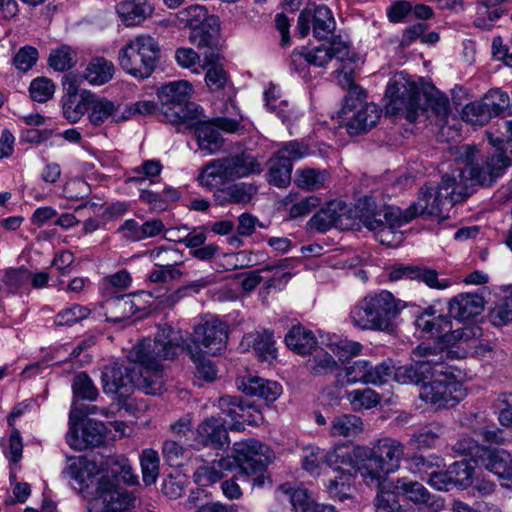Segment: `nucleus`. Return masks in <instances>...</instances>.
I'll list each match as a JSON object with an SVG mask.
<instances>
[{
	"label": "nucleus",
	"mask_w": 512,
	"mask_h": 512,
	"mask_svg": "<svg viewBox=\"0 0 512 512\" xmlns=\"http://www.w3.org/2000/svg\"><path fill=\"white\" fill-rule=\"evenodd\" d=\"M395 489L407 500L417 505L429 504L431 499L429 491L417 481H409L406 478H399L396 482Z\"/></svg>",
	"instance_id": "37998d69"
},
{
	"label": "nucleus",
	"mask_w": 512,
	"mask_h": 512,
	"mask_svg": "<svg viewBox=\"0 0 512 512\" xmlns=\"http://www.w3.org/2000/svg\"><path fill=\"white\" fill-rule=\"evenodd\" d=\"M354 471L358 473L367 485L379 486L389 475L378 455L368 446L354 448Z\"/></svg>",
	"instance_id": "5701e85b"
},
{
	"label": "nucleus",
	"mask_w": 512,
	"mask_h": 512,
	"mask_svg": "<svg viewBox=\"0 0 512 512\" xmlns=\"http://www.w3.org/2000/svg\"><path fill=\"white\" fill-rule=\"evenodd\" d=\"M490 317L495 326H503L512 322V288L510 294L493 308Z\"/></svg>",
	"instance_id": "0e129e2a"
},
{
	"label": "nucleus",
	"mask_w": 512,
	"mask_h": 512,
	"mask_svg": "<svg viewBox=\"0 0 512 512\" xmlns=\"http://www.w3.org/2000/svg\"><path fill=\"white\" fill-rule=\"evenodd\" d=\"M55 92L54 83L46 77H38L32 80L29 86L31 98L39 103H43L52 98Z\"/></svg>",
	"instance_id": "680f3d73"
},
{
	"label": "nucleus",
	"mask_w": 512,
	"mask_h": 512,
	"mask_svg": "<svg viewBox=\"0 0 512 512\" xmlns=\"http://www.w3.org/2000/svg\"><path fill=\"white\" fill-rule=\"evenodd\" d=\"M193 86L185 80L173 81L163 85L158 91L162 105V114L167 122L173 124L186 123L197 119L203 109L190 101Z\"/></svg>",
	"instance_id": "f8f14e48"
},
{
	"label": "nucleus",
	"mask_w": 512,
	"mask_h": 512,
	"mask_svg": "<svg viewBox=\"0 0 512 512\" xmlns=\"http://www.w3.org/2000/svg\"><path fill=\"white\" fill-rule=\"evenodd\" d=\"M95 463L86 458H76L71 461L65 474L74 480L79 492L87 491V512H125L135 506L136 497L132 492L121 488L117 480L107 475L95 476Z\"/></svg>",
	"instance_id": "f03ea898"
},
{
	"label": "nucleus",
	"mask_w": 512,
	"mask_h": 512,
	"mask_svg": "<svg viewBox=\"0 0 512 512\" xmlns=\"http://www.w3.org/2000/svg\"><path fill=\"white\" fill-rule=\"evenodd\" d=\"M325 463L333 471L354 470V450L338 446L325 453Z\"/></svg>",
	"instance_id": "603ef678"
},
{
	"label": "nucleus",
	"mask_w": 512,
	"mask_h": 512,
	"mask_svg": "<svg viewBox=\"0 0 512 512\" xmlns=\"http://www.w3.org/2000/svg\"><path fill=\"white\" fill-rule=\"evenodd\" d=\"M257 188L248 183L232 184L224 188H218L214 192V200L220 206L230 203L246 204L256 194Z\"/></svg>",
	"instance_id": "f704fd0d"
},
{
	"label": "nucleus",
	"mask_w": 512,
	"mask_h": 512,
	"mask_svg": "<svg viewBox=\"0 0 512 512\" xmlns=\"http://www.w3.org/2000/svg\"><path fill=\"white\" fill-rule=\"evenodd\" d=\"M266 288H275L281 290L291 279L290 272L285 271L282 266H267L263 268Z\"/></svg>",
	"instance_id": "e2e57ef3"
},
{
	"label": "nucleus",
	"mask_w": 512,
	"mask_h": 512,
	"mask_svg": "<svg viewBox=\"0 0 512 512\" xmlns=\"http://www.w3.org/2000/svg\"><path fill=\"white\" fill-rule=\"evenodd\" d=\"M364 429L362 419L354 414H341L335 416L329 428V433L333 437H356Z\"/></svg>",
	"instance_id": "58836bf2"
},
{
	"label": "nucleus",
	"mask_w": 512,
	"mask_h": 512,
	"mask_svg": "<svg viewBox=\"0 0 512 512\" xmlns=\"http://www.w3.org/2000/svg\"><path fill=\"white\" fill-rule=\"evenodd\" d=\"M38 60V51L32 46H24L13 57V64L21 72L30 70Z\"/></svg>",
	"instance_id": "338daca9"
},
{
	"label": "nucleus",
	"mask_w": 512,
	"mask_h": 512,
	"mask_svg": "<svg viewBox=\"0 0 512 512\" xmlns=\"http://www.w3.org/2000/svg\"><path fill=\"white\" fill-rule=\"evenodd\" d=\"M287 347L298 354H309L315 348L317 340L311 330L301 325L293 326L285 336Z\"/></svg>",
	"instance_id": "4c0bfd02"
},
{
	"label": "nucleus",
	"mask_w": 512,
	"mask_h": 512,
	"mask_svg": "<svg viewBox=\"0 0 512 512\" xmlns=\"http://www.w3.org/2000/svg\"><path fill=\"white\" fill-rule=\"evenodd\" d=\"M31 271L25 268L8 269L2 282L10 292L28 291L30 288Z\"/></svg>",
	"instance_id": "5fc2aeb1"
},
{
	"label": "nucleus",
	"mask_w": 512,
	"mask_h": 512,
	"mask_svg": "<svg viewBox=\"0 0 512 512\" xmlns=\"http://www.w3.org/2000/svg\"><path fill=\"white\" fill-rule=\"evenodd\" d=\"M407 305L388 290L367 294L350 311V320L355 327L363 330L384 331L392 326L393 320Z\"/></svg>",
	"instance_id": "20e7f679"
},
{
	"label": "nucleus",
	"mask_w": 512,
	"mask_h": 512,
	"mask_svg": "<svg viewBox=\"0 0 512 512\" xmlns=\"http://www.w3.org/2000/svg\"><path fill=\"white\" fill-rule=\"evenodd\" d=\"M262 171L257 158L241 152L232 156L211 160L200 171L198 180L206 188L216 190L227 182L259 174Z\"/></svg>",
	"instance_id": "1a4fd4ad"
},
{
	"label": "nucleus",
	"mask_w": 512,
	"mask_h": 512,
	"mask_svg": "<svg viewBox=\"0 0 512 512\" xmlns=\"http://www.w3.org/2000/svg\"><path fill=\"white\" fill-rule=\"evenodd\" d=\"M346 399L355 411H360L377 406L381 397L375 390L363 388L346 392Z\"/></svg>",
	"instance_id": "09e8293b"
},
{
	"label": "nucleus",
	"mask_w": 512,
	"mask_h": 512,
	"mask_svg": "<svg viewBox=\"0 0 512 512\" xmlns=\"http://www.w3.org/2000/svg\"><path fill=\"white\" fill-rule=\"evenodd\" d=\"M306 367L312 374L325 375L335 371L338 364L328 351L321 348L315 349V352L307 360Z\"/></svg>",
	"instance_id": "de8ad7c7"
},
{
	"label": "nucleus",
	"mask_w": 512,
	"mask_h": 512,
	"mask_svg": "<svg viewBox=\"0 0 512 512\" xmlns=\"http://www.w3.org/2000/svg\"><path fill=\"white\" fill-rule=\"evenodd\" d=\"M465 197L464 187L458 183L457 177L446 174L438 185L429 183L422 187L417 202L410 205L406 212L412 214V220L417 216L442 217L448 207Z\"/></svg>",
	"instance_id": "0eeeda50"
},
{
	"label": "nucleus",
	"mask_w": 512,
	"mask_h": 512,
	"mask_svg": "<svg viewBox=\"0 0 512 512\" xmlns=\"http://www.w3.org/2000/svg\"><path fill=\"white\" fill-rule=\"evenodd\" d=\"M312 28L313 36L319 40L333 34L336 22L331 10L325 5L306 7L298 17V32L306 37Z\"/></svg>",
	"instance_id": "412c9836"
},
{
	"label": "nucleus",
	"mask_w": 512,
	"mask_h": 512,
	"mask_svg": "<svg viewBox=\"0 0 512 512\" xmlns=\"http://www.w3.org/2000/svg\"><path fill=\"white\" fill-rule=\"evenodd\" d=\"M105 426L95 420H87L82 428L81 437L78 436V419L71 412L69 415V429L66 433L68 445L76 450H84L88 446H98L105 438Z\"/></svg>",
	"instance_id": "b1692460"
},
{
	"label": "nucleus",
	"mask_w": 512,
	"mask_h": 512,
	"mask_svg": "<svg viewBox=\"0 0 512 512\" xmlns=\"http://www.w3.org/2000/svg\"><path fill=\"white\" fill-rule=\"evenodd\" d=\"M115 73L114 64L103 58H93L86 66L83 77L89 84L101 86L109 82Z\"/></svg>",
	"instance_id": "e433bc0d"
},
{
	"label": "nucleus",
	"mask_w": 512,
	"mask_h": 512,
	"mask_svg": "<svg viewBox=\"0 0 512 512\" xmlns=\"http://www.w3.org/2000/svg\"><path fill=\"white\" fill-rule=\"evenodd\" d=\"M233 452L237 458L238 467L245 475L263 472L273 459V453L269 447L256 439L235 442Z\"/></svg>",
	"instance_id": "aec40b11"
},
{
	"label": "nucleus",
	"mask_w": 512,
	"mask_h": 512,
	"mask_svg": "<svg viewBox=\"0 0 512 512\" xmlns=\"http://www.w3.org/2000/svg\"><path fill=\"white\" fill-rule=\"evenodd\" d=\"M162 168L163 166L160 160H146L141 165L131 170V174L127 178V182L141 184L148 180L150 183H153V179L160 175Z\"/></svg>",
	"instance_id": "864d4df0"
},
{
	"label": "nucleus",
	"mask_w": 512,
	"mask_h": 512,
	"mask_svg": "<svg viewBox=\"0 0 512 512\" xmlns=\"http://www.w3.org/2000/svg\"><path fill=\"white\" fill-rule=\"evenodd\" d=\"M381 111L374 103L366 101L362 89H354L350 97H345L341 110L349 134L357 135L372 128L379 120Z\"/></svg>",
	"instance_id": "4468645a"
},
{
	"label": "nucleus",
	"mask_w": 512,
	"mask_h": 512,
	"mask_svg": "<svg viewBox=\"0 0 512 512\" xmlns=\"http://www.w3.org/2000/svg\"><path fill=\"white\" fill-rule=\"evenodd\" d=\"M102 308L105 311L106 320L113 323L131 318L140 309L135 302V295L131 294L109 297L104 301Z\"/></svg>",
	"instance_id": "c756f323"
},
{
	"label": "nucleus",
	"mask_w": 512,
	"mask_h": 512,
	"mask_svg": "<svg viewBox=\"0 0 512 512\" xmlns=\"http://www.w3.org/2000/svg\"><path fill=\"white\" fill-rule=\"evenodd\" d=\"M481 465L493 473L503 487L512 489V453L504 449H483Z\"/></svg>",
	"instance_id": "bb28decb"
},
{
	"label": "nucleus",
	"mask_w": 512,
	"mask_h": 512,
	"mask_svg": "<svg viewBox=\"0 0 512 512\" xmlns=\"http://www.w3.org/2000/svg\"><path fill=\"white\" fill-rule=\"evenodd\" d=\"M415 281L422 282L431 289L444 290L451 285L448 279H439L436 270L418 267Z\"/></svg>",
	"instance_id": "774afa93"
},
{
	"label": "nucleus",
	"mask_w": 512,
	"mask_h": 512,
	"mask_svg": "<svg viewBox=\"0 0 512 512\" xmlns=\"http://www.w3.org/2000/svg\"><path fill=\"white\" fill-rule=\"evenodd\" d=\"M408 470L420 476L425 480L432 470L441 469L445 466L444 461L437 455H429L424 457L422 455H415L408 459Z\"/></svg>",
	"instance_id": "49530a36"
},
{
	"label": "nucleus",
	"mask_w": 512,
	"mask_h": 512,
	"mask_svg": "<svg viewBox=\"0 0 512 512\" xmlns=\"http://www.w3.org/2000/svg\"><path fill=\"white\" fill-rule=\"evenodd\" d=\"M228 327L218 318H208L194 327L193 345H202L211 354L220 353L226 347Z\"/></svg>",
	"instance_id": "4be33fe9"
},
{
	"label": "nucleus",
	"mask_w": 512,
	"mask_h": 512,
	"mask_svg": "<svg viewBox=\"0 0 512 512\" xmlns=\"http://www.w3.org/2000/svg\"><path fill=\"white\" fill-rule=\"evenodd\" d=\"M432 379L424 383L419 392L420 398L432 408L446 409L457 405L466 395L463 384L449 371L444 359L435 365L430 373Z\"/></svg>",
	"instance_id": "9b49d317"
},
{
	"label": "nucleus",
	"mask_w": 512,
	"mask_h": 512,
	"mask_svg": "<svg viewBox=\"0 0 512 512\" xmlns=\"http://www.w3.org/2000/svg\"><path fill=\"white\" fill-rule=\"evenodd\" d=\"M389 474L396 472L401 465L405 446L398 439L383 437L371 446Z\"/></svg>",
	"instance_id": "cd10ccee"
},
{
	"label": "nucleus",
	"mask_w": 512,
	"mask_h": 512,
	"mask_svg": "<svg viewBox=\"0 0 512 512\" xmlns=\"http://www.w3.org/2000/svg\"><path fill=\"white\" fill-rule=\"evenodd\" d=\"M160 58L158 42L150 35L128 40L118 52V61L128 75L143 80L151 76Z\"/></svg>",
	"instance_id": "9d476101"
},
{
	"label": "nucleus",
	"mask_w": 512,
	"mask_h": 512,
	"mask_svg": "<svg viewBox=\"0 0 512 512\" xmlns=\"http://www.w3.org/2000/svg\"><path fill=\"white\" fill-rule=\"evenodd\" d=\"M416 327L429 337L435 338L445 347L459 343L473 345L482 335L478 325L453 322L448 316L438 315L433 307L426 308L416 319Z\"/></svg>",
	"instance_id": "6e6552de"
},
{
	"label": "nucleus",
	"mask_w": 512,
	"mask_h": 512,
	"mask_svg": "<svg viewBox=\"0 0 512 512\" xmlns=\"http://www.w3.org/2000/svg\"><path fill=\"white\" fill-rule=\"evenodd\" d=\"M328 179L326 170L316 168H301L296 171L295 183L305 190H316L324 186Z\"/></svg>",
	"instance_id": "a18cd8bd"
},
{
	"label": "nucleus",
	"mask_w": 512,
	"mask_h": 512,
	"mask_svg": "<svg viewBox=\"0 0 512 512\" xmlns=\"http://www.w3.org/2000/svg\"><path fill=\"white\" fill-rule=\"evenodd\" d=\"M221 412L200 423L194 442L190 446L200 449L211 446L221 449L228 444L227 429L239 430L242 427L244 408L236 397L225 395L219 398Z\"/></svg>",
	"instance_id": "39448f33"
},
{
	"label": "nucleus",
	"mask_w": 512,
	"mask_h": 512,
	"mask_svg": "<svg viewBox=\"0 0 512 512\" xmlns=\"http://www.w3.org/2000/svg\"><path fill=\"white\" fill-rule=\"evenodd\" d=\"M411 215L396 206H383L375 212L362 214L361 222L367 229L374 232L379 243L393 247L402 240V234L397 231V228L410 222Z\"/></svg>",
	"instance_id": "ddd939ff"
},
{
	"label": "nucleus",
	"mask_w": 512,
	"mask_h": 512,
	"mask_svg": "<svg viewBox=\"0 0 512 512\" xmlns=\"http://www.w3.org/2000/svg\"><path fill=\"white\" fill-rule=\"evenodd\" d=\"M308 63L314 67H325L333 58L345 63L354 62L355 54L351 53L349 44L340 37H335L328 44L308 49L305 48Z\"/></svg>",
	"instance_id": "393cba45"
},
{
	"label": "nucleus",
	"mask_w": 512,
	"mask_h": 512,
	"mask_svg": "<svg viewBox=\"0 0 512 512\" xmlns=\"http://www.w3.org/2000/svg\"><path fill=\"white\" fill-rule=\"evenodd\" d=\"M149 258L156 267L178 269L183 263L181 251L170 246H159L149 251Z\"/></svg>",
	"instance_id": "c03bdc74"
},
{
	"label": "nucleus",
	"mask_w": 512,
	"mask_h": 512,
	"mask_svg": "<svg viewBox=\"0 0 512 512\" xmlns=\"http://www.w3.org/2000/svg\"><path fill=\"white\" fill-rule=\"evenodd\" d=\"M477 154V148L472 145H463L458 148V160L465 164V168L455 170L453 176L457 177L458 183L464 188L463 182L466 175H469L473 184L491 186L512 164V157L505 154L502 147L492 148L482 165L474 164Z\"/></svg>",
	"instance_id": "423d86ee"
},
{
	"label": "nucleus",
	"mask_w": 512,
	"mask_h": 512,
	"mask_svg": "<svg viewBox=\"0 0 512 512\" xmlns=\"http://www.w3.org/2000/svg\"><path fill=\"white\" fill-rule=\"evenodd\" d=\"M483 311L482 298L473 294H459L449 302V314L457 322H465Z\"/></svg>",
	"instance_id": "7c9ffc66"
},
{
	"label": "nucleus",
	"mask_w": 512,
	"mask_h": 512,
	"mask_svg": "<svg viewBox=\"0 0 512 512\" xmlns=\"http://www.w3.org/2000/svg\"><path fill=\"white\" fill-rule=\"evenodd\" d=\"M333 473L334 475L325 484L326 491L331 498L343 501L350 495L353 474L351 470L333 471Z\"/></svg>",
	"instance_id": "79ce46f5"
},
{
	"label": "nucleus",
	"mask_w": 512,
	"mask_h": 512,
	"mask_svg": "<svg viewBox=\"0 0 512 512\" xmlns=\"http://www.w3.org/2000/svg\"><path fill=\"white\" fill-rule=\"evenodd\" d=\"M186 123L195 128L198 147L208 155L216 153L222 147L223 139L218 129L234 133L240 127L239 122L233 119L217 118L214 122H206L202 120V115Z\"/></svg>",
	"instance_id": "6ab92c4d"
},
{
	"label": "nucleus",
	"mask_w": 512,
	"mask_h": 512,
	"mask_svg": "<svg viewBox=\"0 0 512 512\" xmlns=\"http://www.w3.org/2000/svg\"><path fill=\"white\" fill-rule=\"evenodd\" d=\"M238 388L249 396H257L267 402H274L282 393V386L275 381L258 376H249L237 381Z\"/></svg>",
	"instance_id": "c85d7f7f"
},
{
	"label": "nucleus",
	"mask_w": 512,
	"mask_h": 512,
	"mask_svg": "<svg viewBox=\"0 0 512 512\" xmlns=\"http://www.w3.org/2000/svg\"><path fill=\"white\" fill-rule=\"evenodd\" d=\"M494 408L499 423L504 427L512 428V394H500L494 402Z\"/></svg>",
	"instance_id": "69168bd1"
},
{
	"label": "nucleus",
	"mask_w": 512,
	"mask_h": 512,
	"mask_svg": "<svg viewBox=\"0 0 512 512\" xmlns=\"http://www.w3.org/2000/svg\"><path fill=\"white\" fill-rule=\"evenodd\" d=\"M344 213L345 206L340 202H330L312 216L308 226L318 232H326L333 226L341 227Z\"/></svg>",
	"instance_id": "473e14b6"
},
{
	"label": "nucleus",
	"mask_w": 512,
	"mask_h": 512,
	"mask_svg": "<svg viewBox=\"0 0 512 512\" xmlns=\"http://www.w3.org/2000/svg\"><path fill=\"white\" fill-rule=\"evenodd\" d=\"M386 97L389 99L388 111L402 114L409 122L426 112V105L441 121H445L450 112V102L446 95L435 91L422 93L420 88L404 75H394L387 84Z\"/></svg>",
	"instance_id": "7ed1b4c3"
},
{
	"label": "nucleus",
	"mask_w": 512,
	"mask_h": 512,
	"mask_svg": "<svg viewBox=\"0 0 512 512\" xmlns=\"http://www.w3.org/2000/svg\"><path fill=\"white\" fill-rule=\"evenodd\" d=\"M448 472L455 486L466 488L472 484L474 468L467 461L454 462Z\"/></svg>",
	"instance_id": "bf43d9fd"
},
{
	"label": "nucleus",
	"mask_w": 512,
	"mask_h": 512,
	"mask_svg": "<svg viewBox=\"0 0 512 512\" xmlns=\"http://www.w3.org/2000/svg\"><path fill=\"white\" fill-rule=\"evenodd\" d=\"M180 23L191 29L189 39L198 48L211 47L214 42V36L208 28L213 30L217 24L213 16L208 15L205 6L194 4L188 6L177 13Z\"/></svg>",
	"instance_id": "a211bd4d"
},
{
	"label": "nucleus",
	"mask_w": 512,
	"mask_h": 512,
	"mask_svg": "<svg viewBox=\"0 0 512 512\" xmlns=\"http://www.w3.org/2000/svg\"><path fill=\"white\" fill-rule=\"evenodd\" d=\"M445 427L439 422H431L415 431L409 439V444L417 449L435 448L442 436Z\"/></svg>",
	"instance_id": "c9c22d12"
},
{
	"label": "nucleus",
	"mask_w": 512,
	"mask_h": 512,
	"mask_svg": "<svg viewBox=\"0 0 512 512\" xmlns=\"http://www.w3.org/2000/svg\"><path fill=\"white\" fill-rule=\"evenodd\" d=\"M142 480L145 485L155 484L159 476L160 459L157 451L145 449L140 455Z\"/></svg>",
	"instance_id": "3c124183"
},
{
	"label": "nucleus",
	"mask_w": 512,
	"mask_h": 512,
	"mask_svg": "<svg viewBox=\"0 0 512 512\" xmlns=\"http://www.w3.org/2000/svg\"><path fill=\"white\" fill-rule=\"evenodd\" d=\"M87 105V119L95 127H100L107 122L121 123L129 118V115L120 110L119 105H116L108 98L100 97L93 93H90Z\"/></svg>",
	"instance_id": "a878e982"
},
{
	"label": "nucleus",
	"mask_w": 512,
	"mask_h": 512,
	"mask_svg": "<svg viewBox=\"0 0 512 512\" xmlns=\"http://www.w3.org/2000/svg\"><path fill=\"white\" fill-rule=\"evenodd\" d=\"M72 390L76 397L88 401L95 400L98 395L97 388L86 373H79L75 376Z\"/></svg>",
	"instance_id": "052dcab7"
},
{
	"label": "nucleus",
	"mask_w": 512,
	"mask_h": 512,
	"mask_svg": "<svg viewBox=\"0 0 512 512\" xmlns=\"http://www.w3.org/2000/svg\"><path fill=\"white\" fill-rule=\"evenodd\" d=\"M69 96L63 100L62 111L64 118L72 124L78 123L84 114H87L89 101V92L81 94L80 99L76 101V89L73 85L68 88Z\"/></svg>",
	"instance_id": "ea45409f"
},
{
	"label": "nucleus",
	"mask_w": 512,
	"mask_h": 512,
	"mask_svg": "<svg viewBox=\"0 0 512 512\" xmlns=\"http://www.w3.org/2000/svg\"><path fill=\"white\" fill-rule=\"evenodd\" d=\"M174 331L176 329L172 328ZM177 332L181 333L182 340L180 341L181 346L177 353L186 349L191 356L195 364V375L199 379H203L204 381L211 382L217 377V369L213 362L207 358L198 347H192L188 341V333H183L181 330H177ZM176 354L174 357H176Z\"/></svg>",
	"instance_id": "2f4dec72"
},
{
	"label": "nucleus",
	"mask_w": 512,
	"mask_h": 512,
	"mask_svg": "<svg viewBox=\"0 0 512 512\" xmlns=\"http://www.w3.org/2000/svg\"><path fill=\"white\" fill-rule=\"evenodd\" d=\"M447 354L448 352L438 351L422 343L412 352L413 363L393 368L392 375L400 384H418L433 372L435 365H440Z\"/></svg>",
	"instance_id": "2eb2a0df"
},
{
	"label": "nucleus",
	"mask_w": 512,
	"mask_h": 512,
	"mask_svg": "<svg viewBox=\"0 0 512 512\" xmlns=\"http://www.w3.org/2000/svg\"><path fill=\"white\" fill-rule=\"evenodd\" d=\"M76 64V52L69 46L62 45L51 51L49 65L55 71H66Z\"/></svg>",
	"instance_id": "6e6d98bb"
},
{
	"label": "nucleus",
	"mask_w": 512,
	"mask_h": 512,
	"mask_svg": "<svg viewBox=\"0 0 512 512\" xmlns=\"http://www.w3.org/2000/svg\"><path fill=\"white\" fill-rule=\"evenodd\" d=\"M90 314V310L82 305L73 304L61 310L54 318L57 326H71L85 318Z\"/></svg>",
	"instance_id": "13d9d810"
},
{
	"label": "nucleus",
	"mask_w": 512,
	"mask_h": 512,
	"mask_svg": "<svg viewBox=\"0 0 512 512\" xmlns=\"http://www.w3.org/2000/svg\"><path fill=\"white\" fill-rule=\"evenodd\" d=\"M182 336L171 326L158 329L155 338L144 339L128 353L129 366L117 363L106 366L102 385L106 394L127 398L135 388L145 394L156 395L163 388L161 360L173 359L180 349Z\"/></svg>",
	"instance_id": "f257e3e1"
},
{
	"label": "nucleus",
	"mask_w": 512,
	"mask_h": 512,
	"mask_svg": "<svg viewBox=\"0 0 512 512\" xmlns=\"http://www.w3.org/2000/svg\"><path fill=\"white\" fill-rule=\"evenodd\" d=\"M278 491L288 497L295 512H306L315 503L308 491L302 487L294 488L285 483L279 486Z\"/></svg>",
	"instance_id": "8fccbe9b"
},
{
	"label": "nucleus",
	"mask_w": 512,
	"mask_h": 512,
	"mask_svg": "<svg viewBox=\"0 0 512 512\" xmlns=\"http://www.w3.org/2000/svg\"><path fill=\"white\" fill-rule=\"evenodd\" d=\"M322 344L328 348L339 361H346L352 357L358 356L362 351V345L359 342L336 335L328 336L326 340H322Z\"/></svg>",
	"instance_id": "a19ab883"
},
{
	"label": "nucleus",
	"mask_w": 512,
	"mask_h": 512,
	"mask_svg": "<svg viewBox=\"0 0 512 512\" xmlns=\"http://www.w3.org/2000/svg\"><path fill=\"white\" fill-rule=\"evenodd\" d=\"M309 155V147L292 140L281 144L269 161L268 181L270 184L285 188L290 184L293 162Z\"/></svg>",
	"instance_id": "dca6fc26"
},
{
	"label": "nucleus",
	"mask_w": 512,
	"mask_h": 512,
	"mask_svg": "<svg viewBox=\"0 0 512 512\" xmlns=\"http://www.w3.org/2000/svg\"><path fill=\"white\" fill-rule=\"evenodd\" d=\"M509 95L499 89L489 90L480 100L468 103L462 110V119L472 125L483 126L501 115L509 106Z\"/></svg>",
	"instance_id": "f3484780"
},
{
	"label": "nucleus",
	"mask_w": 512,
	"mask_h": 512,
	"mask_svg": "<svg viewBox=\"0 0 512 512\" xmlns=\"http://www.w3.org/2000/svg\"><path fill=\"white\" fill-rule=\"evenodd\" d=\"M116 12L126 26H135L152 15L153 7L147 0H123Z\"/></svg>",
	"instance_id": "72a5a7b5"
},
{
	"label": "nucleus",
	"mask_w": 512,
	"mask_h": 512,
	"mask_svg": "<svg viewBox=\"0 0 512 512\" xmlns=\"http://www.w3.org/2000/svg\"><path fill=\"white\" fill-rule=\"evenodd\" d=\"M274 345L273 333L270 331L257 333L253 340L254 350L258 353L259 357L269 362L276 358V348Z\"/></svg>",
	"instance_id": "4d7b16f0"
}]
</instances>
